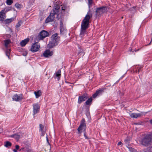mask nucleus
Returning <instances> with one entry per match:
<instances>
[{
    "instance_id": "34",
    "label": "nucleus",
    "mask_w": 152,
    "mask_h": 152,
    "mask_svg": "<svg viewBox=\"0 0 152 152\" xmlns=\"http://www.w3.org/2000/svg\"><path fill=\"white\" fill-rule=\"evenodd\" d=\"M129 148V150L131 152H133L134 149H133V148Z\"/></svg>"
},
{
    "instance_id": "12",
    "label": "nucleus",
    "mask_w": 152,
    "mask_h": 152,
    "mask_svg": "<svg viewBox=\"0 0 152 152\" xmlns=\"http://www.w3.org/2000/svg\"><path fill=\"white\" fill-rule=\"evenodd\" d=\"M145 113L144 112H141L140 113H132L130 115V116L132 118H137L140 117L142 115H145Z\"/></svg>"
},
{
    "instance_id": "8",
    "label": "nucleus",
    "mask_w": 152,
    "mask_h": 152,
    "mask_svg": "<svg viewBox=\"0 0 152 152\" xmlns=\"http://www.w3.org/2000/svg\"><path fill=\"white\" fill-rule=\"evenodd\" d=\"M88 95L87 94H85L82 96L79 97L78 102L79 104H80L82 102L84 101L88 98Z\"/></svg>"
},
{
    "instance_id": "14",
    "label": "nucleus",
    "mask_w": 152,
    "mask_h": 152,
    "mask_svg": "<svg viewBox=\"0 0 152 152\" xmlns=\"http://www.w3.org/2000/svg\"><path fill=\"white\" fill-rule=\"evenodd\" d=\"M58 34L56 33L52 35L51 37V40L57 42L59 40V37L58 36Z\"/></svg>"
},
{
    "instance_id": "7",
    "label": "nucleus",
    "mask_w": 152,
    "mask_h": 152,
    "mask_svg": "<svg viewBox=\"0 0 152 152\" xmlns=\"http://www.w3.org/2000/svg\"><path fill=\"white\" fill-rule=\"evenodd\" d=\"M85 120L83 119L78 129L79 132H81L83 130H85L86 129V124L85 123Z\"/></svg>"
},
{
    "instance_id": "2",
    "label": "nucleus",
    "mask_w": 152,
    "mask_h": 152,
    "mask_svg": "<svg viewBox=\"0 0 152 152\" xmlns=\"http://www.w3.org/2000/svg\"><path fill=\"white\" fill-rule=\"evenodd\" d=\"M92 17V13L89 11L87 12L82 23L81 31L80 34V36L81 37H83L85 35H87L86 30L88 28L90 19Z\"/></svg>"
},
{
    "instance_id": "33",
    "label": "nucleus",
    "mask_w": 152,
    "mask_h": 152,
    "mask_svg": "<svg viewBox=\"0 0 152 152\" xmlns=\"http://www.w3.org/2000/svg\"><path fill=\"white\" fill-rule=\"evenodd\" d=\"M129 140L128 138H127L125 140V142L126 143H127L129 142Z\"/></svg>"
},
{
    "instance_id": "35",
    "label": "nucleus",
    "mask_w": 152,
    "mask_h": 152,
    "mask_svg": "<svg viewBox=\"0 0 152 152\" xmlns=\"http://www.w3.org/2000/svg\"><path fill=\"white\" fill-rule=\"evenodd\" d=\"M19 146L18 145H16L15 146L16 149L17 150H18L19 148Z\"/></svg>"
},
{
    "instance_id": "44",
    "label": "nucleus",
    "mask_w": 152,
    "mask_h": 152,
    "mask_svg": "<svg viewBox=\"0 0 152 152\" xmlns=\"http://www.w3.org/2000/svg\"><path fill=\"white\" fill-rule=\"evenodd\" d=\"M26 54H27V53L25 55H24V56H26Z\"/></svg>"
},
{
    "instance_id": "24",
    "label": "nucleus",
    "mask_w": 152,
    "mask_h": 152,
    "mask_svg": "<svg viewBox=\"0 0 152 152\" xmlns=\"http://www.w3.org/2000/svg\"><path fill=\"white\" fill-rule=\"evenodd\" d=\"M14 20L13 18H12L10 19H7L5 20V22L6 23H9L13 21Z\"/></svg>"
},
{
    "instance_id": "41",
    "label": "nucleus",
    "mask_w": 152,
    "mask_h": 152,
    "mask_svg": "<svg viewBox=\"0 0 152 152\" xmlns=\"http://www.w3.org/2000/svg\"><path fill=\"white\" fill-rule=\"evenodd\" d=\"M17 150H16V149H14L13 150V151L14 152H16L17 151Z\"/></svg>"
},
{
    "instance_id": "38",
    "label": "nucleus",
    "mask_w": 152,
    "mask_h": 152,
    "mask_svg": "<svg viewBox=\"0 0 152 152\" xmlns=\"http://www.w3.org/2000/svg\"><path fill=\"white\" fill-rule=\"evenodd\" d=\"M3 131V129L2 128H0V133L2 132Z\"/></svg>"
},
{
    "instance_id": "11",
    "label": "nucleus",
    "mask_w": 152,
    "mask_h": 152,
    "mask_svg": "<svg viewBox=\"0 0 152 152\" xmlns=\"http://www.w3.org/2000/svg\"><path fill=\"white\" fill-rule=\"evenodd\" d=\"M53 54V52L50 51L49 50H47L45 51L43 54L44 57L45 58L49 57L51 56Z\"/></svg>"
},
{
    "instance_id": "39",
    "label": "nucleus",
    "mask_w": 152,
    "mask_h": 152,
    "mask_svg": "<svg viewBox=\"0 0 152 152\" xmlns=\"http://www.w3.org/2000/svg\"><path fill=\"white\" fill-rule=\"evenodd\" d=\"M46 139H47V142L48 143V144H49V142H48V138L47 137H46Z\"/></svg>"
},
{
    "instance_id": "21",
    "label": "nucleus",
    "mask_w": 152,
    "mask_h": 152,
    "mask_svg": "<svg viewBox=\"0 0 152 152\" xmlns=\"http://www.w3.org/2000/svg\"><path fill=\"white\" fill-rule=\"evenodd\" d=\"M10 137H14L17 140H18L20 137V136L18 134H16L11 135L10 136Z\"/></svg>"
},
{
    "instance_id": "27",
    "label": "nucleus",
    "mask_w": 152,
    "mask_h": 152,
    "mask_svg": "<svg viewBox=\"0 0 152 152\" xmlns=\"http://www.w3.org/2000/svg\"><path fill=\"white\" fill-rule=\"evenodd\" d=\"M92 101V98H90L86 102V104L89 105L91 104Z\"/></svg>"
},
{
    "instance_id": "42",
    "label": "nucleus",
    "mask_w": 152,
    "mask_h": 152,
    "mask_svg": "<svg viewBox=\"0 0 152 152\" xmlns=\"http://www.w3.org/2000/svg\"><path fill=\"white\" fill-rule=\"evenodd\" d=\"M150 122L151 123V124H152V119L150 120Z\"/></svg>"
},
{
    "instance_id": "23",
    "label": "nucleus",
    "mask_w": 152,
    "mask_h": 152,
    "mask_svg": "<svg viewBox=\"0 0 152 152\" xmlns=\"http://www.w3.org/2000/svg\"><path fill=\"white\" fill-rule=\"evenodd\" d=\"M11 145V143L9 141H6L5 142H4V145L6 147H10Z\"/></svg>"
},
{
    "instance_id": "9",
    "label": "nucleus",
    "mask_w": 152,
    "mask_h": 152,
    "mask_svg": "<svg viewBox=\"0 0 152 152\" xmlns=\"http://www.w3.org/2000/svg\"><path fill=\"white\" fill-rule=\"evenodd\" d=\"M33 106V114L34 115L39 112L40 109V106L37 103L34 104Z\"/></svg>"
},
{
    "instance_id": "25",
    "label": "nucleus",
    "mask_w": 152,
    "mask_h": 152,
    "mask_svg": "<svg viewBox=\"0 0 152 152\" xmlns=\"http://www.w3.org/2000/svg\"><path fill=\"white\" fill-rule=\"evenodd\" d=\"M22 23V22L20 20V21H19L18 23H17V24L16 25V26H15L16 29L17 30H19L18 28L21 26Z\"/></svg>"
},
{
    "instance_id": "28",
    "label": "nucleus",
    "mask_w": 152,
    "mask_h": 152,
    "mask_svg": "<svg viewBox=\"0 0 152 152\" xmlns=\"http://www.w3.org/2000/svg\"><path fill=\"white\" fill-rule=\"evenodd\" d=\"M6 2L7 5H10L12 3L13 1L12 0H7Z\"/></svg>"
},
{
    "instance_id": "6",
    "label": "nucleus",
    "mask_w": 152,
    "mask_h": 152,
    "mask_svg": "<svg viewBox=\"0 0 152 152\" xmlns=\"http://www.w3.org/2000/svg\"><path fill=\"white\" fill-rule=\"evenodd\" d=\"M107 11V8L105 7L97 8L96 10V14L97 15H99Z\"/></svg>"
},
{
    "instance_id": "30",
    "label": "nucleus",
    "mask_w": 152,
    "mask_h": 152,
    "mask_svg": "<svg viewBox=\"0 0 152 152\" xmlns=\"http://www.w3.org/2000/svg\"><path fill=\"white\" fill-rule=\"evenodd\" d=\"M88 4L89 7L91 6V4H92V0H88Z\"/></svg>"
},
{
    "instance_id": "40",
    "label": "nucleus",
    "mask_w": 152,
    "mask_h": 152,
    "mask_svg": "<svg viewBox=\"0 0 152 152\" xmlns=\"http://www.w3.org/2000/svg\"><path fill=\"white\" fill-rule=\"evenodd\" d=\"M84 136L85 137V138H86V139H88V137H87L86 136V134L85 133L84 134Z\"/></svg>"
},
{
    "instance_id": "19",
    "label": "nucleus",
    "mask_w": 152,
    "mask_h": 152,
    "mask_svg": "<svg viewBox=\"0 0 152 152\" xmlns=\"http://www.w3.org/2000/svg\"><path fill=\"white\" fill-rule=\"evenodd\" d=\"M34 94L35 95L36 98H37L41 95L42 93L40 90H39L38 91H35Z\"/></svg>"
},
{
    "instance_id": "31",
    "label": "nucleus",
    "mask_w": 152,
    "mask_h": 152,
    "mask_svg": "<svg viewBox=\"0 0 152 152\" xmlns=\"http://www.w3.org/2000/svg\"><path fill=\"white\" fill-rule=\"evenodd\" d=\"M44 128V126L40 124L39 125V131L42 132Z\"/></svg>"
},
{
    "instance_id": "1",
    "label": "nucleus",
    "mask_w": 152,
    "mask_h": 152,
    "mask_svg": "<svg viewBox=\"0 0 152 152\" xmlns=\"http://www.w3.org/2000/svg\"><path fill=\"white\" fill-rule=\"evenodd\" d=\"M61 6L62 11L60 12V6L56 4L55 5L53 10L51 11L50 15L45 20L46 23L53 21L54 20L55 15H57L58 19L60 18V17H61L62 14L64 13L65 10L66 9V7L65 5H61Z\"/></svg>"
},
{
    "instance_id": "15",
    "label": "nucleus",
    "mask_w": 152,
    "mask_h": 152,
    "mask_svg": "<svg viewBox=\"0 0 152 152\" xmlns=\"http://www.w3.org/2000/svg\"><path fill=\"white\" fill-rule=\"evenodd\" d=\"M60 31L61 33L63 34L66 32V28L63 26L62 23L60 25Z\"/></svg>"
},
{
    "instance_id": "5",
    "label": "nucleus",
    "mask_w": 152,
    "mask_h": 152,
    "mask_svg": "<svg viewBox=\"0 0 152 152\" xmlns=\"http://www.w3.org/2000/svg\"><path fill=\"white\" fill-rule=\"evenodd\" d=\"M48 35V32L45 30H42L39 33L38 36L39 40H41L46 37Z\"/></svg>"
},
{
    "instance_id": "10",
    "label": "nucleus",
    "mask_w": 152,
    "mask_h": 152,
    "mask_svg": "<svg viewBox=\"0 0 152 152\" xmlns=\"http://www.w3.org/2000/svg\"><path fill=\"white\" fill-rule=\"evenodd\" d=\"M8 10L4 9L2 10L0 12V21H2L6 18L5 13L7 12Z\"/></svg>"
},
{
    "instance_id": "4",
    "label": "nucleus",
    "mask_w": 152,
    "mask_h": 152,
    "mask_svg": "<svg viewBox=\"0 0 152 152\" xmlns=\"http://www.w3.org/2000/svg\"><path fill=\"white\" fill-rule=\"evenodd\" d=\"M40 48L39 44L38 42H36L32 45L31 50L33 52H36L39 50Z\"/></svg>"
},
{
    "instance_id": "18",
    "label": "nucleus",
    "mask_w": 152,
    "mask_h": 152,
    "mask_svg": "<svg viewBox=\"0 0 152 152\" xmlns=\"http://www.w3.org/2000/svg\"><path fill=\"white\" fill-rule=\"evenodd\" d=\"M11 43V41L10 39H8L4 41L5 46L6 48L10 47V44Z\"/></svg>"
},
{
    "instance_id": "32",
    "label": "nucleus",
    "mask_w": 152,
    "mask_h": 152,
    "mask_svg": "<svg viewBox=\"0 0 152 152\" xmlns=\"http://www.w3.org/2000/svg\"><path fill=\"white\" fill-rule=\"evenodd\" d=\"M15 7L18 8H20L21 7V5L18 3H16L15 5Z\"/></svg>"
},
{
    "instance_id": "16",
    "label": "nucleus",
    "mask_w": 152,
    "mask_h": 152,
    "mask_svg": "<svg viewBox=\"0 0 152 152\" xmlns=\"http://www.w3.org/2000/svg\"><path fill=\"white\" fill-rule=\"evenodd\" d=\"M57 45L56 42H53L51 40L48 45V47L50 48H52L54 46Z\"/></svg>"
},
{
    "instance_id": "26",
    "label": "nucleus",
    "mask_w": 152,
    "mask_h": 152,
    "mask_svg": "<svg viewBox=\"0 0 152 152\" xmlns=\"http://www.w3.org/2000/svg\"><path fill=\"white\" fill-rule=\"evenodd\" d=\"M10 49H7L6 51V55L9 58H10Z\"/></svg>"
},
{
    "instance_id": "36",
    "label": "nucleus",
    "mask_w": 152,
    "mask_h": 152,
    "mask_svg": "<svg viewBox=\"0 0 152 152\" xmlns=\"http://www.w3.org/2000/svg\"><path fill=\"white\" fill-rule=\"evenodd\" d=\"M122 144V143L121 142H118V145H121Z\"/></svg>"
},
{
    "instance_id": "20",
    "label": "nucleus",
    "mask_w": 152,
    "mask_h": 152,
    "mask_svg": "<svg viewBox=\"0 0 152 152\" xmlns=\"http://www.w3.org/2000/svg\"><path fill=\"white\" fill-rule=\"evenodd\" d=\"M103 91L102 90H99L97 91L96 93L93 95L94 98H95L97 96L99 95Z\"/></svg>"
},
{
    "instance_id": "17",
    "label": "nucleus",
    "mask_w": 152,
    "mask_h": 152,
    "mask_svg": "<svg viewBox=\"0 0 152 152\" xmlns=\"http://www.w3.org/2000/svg\"><path fill=\"white\" fill-rule=\"evenodd\" d=\"M29 41V38H26L25 39L21 42L20 43L21 45L23 47L25 46L27 43Z\"/></svg>"
},
{
    "instance_id": "13",
    "label": "nucleus",
    "mask_w": 152,
    "mask_h": 152,
    "mask_svg": "<svg viewBox=\"0 0 152 152\" xmlns=\"http://www.w3.org/2000/svg\"><path fill=\"white\" fill-rule=\"evenodd\" d=\"M22 96V95L21 94L19 95L15 94L13 96L12 99L14 101H18L23 98Z\"/></svg>"
},
{
    "instance_id": "43",
    "label": "nucleus",
    "mask_w": 152,
    "mask_h": 152,
    "mask_svg": "<svg viewBox=\"0 0 152 152\" xmlns=\"http://www.w3.org/2000/svg\"><path fill=\"white\" fill-rule=\"evenodd\" d=\"M140 71V70H138V72H139Z\"/></svg>"
},
{
    "instance_id": "22",
    "label": "nucleus",
    "mask_w": 152,
    "mask_h": 152,
    "mask_svg": "<svg viewBox=\"0 0 152 152\" xmlns=\"http://www.w3.org/2000/svg\"><path fill=\"white\" fill-rule=\"evenodd\" d=\"M56 77H58V80H59L60 77L61 76V71L60 70H58L55 73Z\"/></svg>"
},
{
    "instance_id": "37",
    "label": "nucleus",
    "mask_w": 152,
    "mask_h": 152,
    "mask_svg": "<svg viewBox=\"0 0 152 152\" xmlns=\"http://www.w3.org/2000/svg\"><path fill=\"white\" fill-rule=\"evenodd\" d=\"M42 132V136H44V135H45V132L43 131H42V132Z\"/></svg>"
},
{
    "instance_id": "29",
    "label": "nucleus",
    "mask_w": 152,
    "mask_h": 152,
    "mask_svg": "<svg viewBox=\"0 0 152 152\" xmlns=\"http://www.w3.org/2000/svg\"><path fill=\"white\" fill-rule=\"evenodd\" d=\"M145 152H152V147L150 148H148V150H146V151L144 150Z\"/></svg>"
},
{
    "instance_id": "3",
    "label": "nucleus",
    "mask_w": 152,
    "mask_h": 152,
    "mask_svg": "<svg viewBox=\"0 0 152 152\" xmlns=\"http://www.w3.org/2000/svg\"><path fill=\"white\" fill-rule=\"evenodd\" d=\"M139 142L142 145L147 146L152 142V136L150 134L146 135L143 138L140 140Z\"/></svg>"
}]
</instances>
